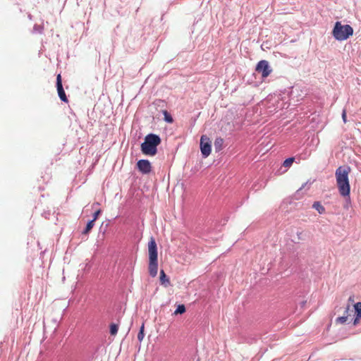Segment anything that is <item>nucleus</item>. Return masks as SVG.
Wrapping results in <instances>:
<instances>
[{"instance_id": "obj_3", "label": "nucleus", "mask_w": 361, "mask_h": 361, "mask_svg": "<svg viewBox=\"0 0 361 361\" xmlns=\"http://www.w3.org/2000/svg\"><path fill=\"white\" fill-rule=\"evenodd\" d=\"M149 253V274L152 277H155L158 272V252L155 240L151 238L148 243Z\"/></svg>"}, {"instance_id": "obj_21", "label": "nucleus", "mask_w": 361, "mask_h": 361, "mask_svg": "<svg viewBox=\"0 0 361 361\" xmlns=\"http://www.w3.org/2000/svg\"><path fill=\"white\" fill-rule=\"evenodd\" d=\"M360 319H361V317H359L358 316H355V318L353 322V324L355 326L357 325L360 323Z\"/></svg>"}, {"instance_id": "obj_18", "label": "nucleus", "mask_w": 361, "mask_h": 361, "mask_svg": "<svg viewBox=\"0 0 361 361\" xmlns=\"http://www.w3.org/2000/svg\"><path fill=\"white\" fill-rule=\"evenodd\" d=\"M293 161H294L293 157L286 159L283 162V166L285 167H290L291 166V164L293 163Z\"/></svg>"}, {"instance_id": "obj_6", "label": "nucleus", "mask_w": 361, "mask_h": 361, "mask_svg": "<svg viewBox=\"0 0 361 361\" xmlns=\"http://www.w3.org/2000/svg\"><path fill=\"white\" fill-rule=\"evenodd\" d=\"M200 149L204 157H207L211 153V144L209 138L202 135L200 139Z\"/></svg>"}, {"instance_id": "obj_14", "label": "nucleus", "mask_w": 361, "mask_h": 361, "mask_svg": "<svg viewBox=\"0 0 361 361\" xmlns=\"http://www.w3.org/2000/svg\"><path fill=\"white\" fill-rule=\"evenodd\" d=\"M356 316L361 317V302H358L354 305Z\"/></svg>"}, {"instance_id": "obj_1", "label": "nucleus", "mask_w": 361, "mask_h": 361, "mask_svg": "<svg viewBox=\"0 0 361 361\" xmlns=\"http://www.w3.org/2000/svg\"><path fill=\"white\" fill-rule=\"evenodd\" d=\"M350 172V168L347 166H339L335 173L336 183L340 194L342 196H349L350 195V183L348 175Z\"/></svg>"}, {"instance_id": "obj_5", "label": "nucleus", "mask_w": 361, "mask_h": 361, "mask_svg": "<svg viewBox=\"0 0 361 361\" xmlns=\"http://www.w3.org/2000/svg\"><path fill=\"white\" fill-rule=\"evenodd\" d=\"M255 71L260 73L264 78L268 77L272 71L269 62L266 60L259 61L256 66Z\"/></svg>"}, {"instance_id": "obj_4", "label": "nucleus", "mask_w": 361, "mask_h": 361, "mask_svg": "<svg viewBox=\"0 0 361 361\" xmlns=\"http://www.w3.org/2000/svg\"><path fill=\"white\" fill-rule=\"evenodd\" d=\"M353 35V28L350 25H342L340 21L336 22L332 30V35L336 40H346Z\"/></svg>"}, {"instance_id": "obj_13", "label": "nucleus", "mask_w": 361, "mask_h": 361, "mask_svg": "<svg viewBox=\"0 0 361 361\" xmlns=\"http://www.w3.org/2000/svg\"><path fill=\"white\" fill-rule=\"evenodd\" d=\"M163 114L164 116L165 121H166L167 123H171L173 122V119L171 115L166 110L163 111Z\"/></svg>"}, {"instance_id": "obj_23", "label": "nucleus", "mask_w": 361, "mask_h": 361, "mask_svg": "<svg viewBox=\"0 0 361 361\" xmlns=\"http://www.w3.org/2000/svg\"><path fill=\"white\" fill-rule=\"evenodd\" d=\"M349 300L353 301V297H350V298H349Z\"/></svg>"}, {"instance_id": "obj_2", "label": "nucleus", "mask_w": 361, "mask_h": 361, "mask_svg": "<svg viewBox=\"0 0 361 361\" xmlns=\"http://www.w3.org/2000/svg\"><path fill=\"white\" fill-rule=\"evenodd\" d=\"M161 143L159 135L150 133L145 136L141 145V151L145 155L154 156L157 152V146Z\"/></svg>"}, {"instance_id": "obj_12", "label": "nucleus", "mask_w": 361, "mask_h": 361, "mask_svg": "<svg viewBox=\"0 0 361 361\" xmlns=\"http://www.w3.org/2000/svg\"><path fill=\"white\" fill-rule=\"evenodd\" d=\"M94 226V219H92L87 224L85 229L82 231V234H85V235L88 234Z\"/></svg>"}, {"instance_id": "obj_19", "label": "nucleus", "mask_w": 361, "mask_h": 361, "mask_svg": "<svg viewBox=\"0 0 361 361\" xmlns=\"http://www.w3.org/2000/svg\"><path fill=\"white\" fill-rule=\"evenodd\" d=\"M347 316L339 317L336 319V322L337 323L344 324L347 321Z\"/></svg>"}, {"instance_id": "obj_20", "label": "nucleus", "mask_w": 361, "mask_h": 361, "mask_svg": "<svg viewBox=\"0 0 361 361\" xmlns=\"http://www.w3.org/2000/svg\"><path fill=\"white\" fill-rule=\"evenodd\" d=\"M100 213H101V210L100 209L96 211L94 213V214H93V219H94V221L97 220V219L98 218V216L100 214Z\"/></svg>"}, {"instance_id": "obj_10", "label": "nucleus", "mask_w": 361, "mask_h": 361, "mask_svg": "<svg viewBox=\"0 0 361 361\" xmlns=\"http://www.w3.org/2000/svg\"><path fill=\"white\" fill-rule=\"evenodd\" d=\"M224 139L221 137H216L214 141V147L216 152H219L223 149Z\"/></svg>"}, {"instance_id": "obj_7", "label": "nucleus", "mask_w": 361, "mask_h": 361, "mask_svg": "<svg viewBox=\"0 0 361 361\" xmlns=\"http://www.w3.org/2000/svg\"><path fill=\"white\" fill-rule=\"evenodd\" d=\"M56 88L59 97L61 101L67 103L68 100L63 88L61 74H59L56 77Z\"/></svg>"}, {"instance_id": "obj_8", "label": "nucleus", "mask_w": 361, "mask_h": 361, "mask_svg": "<svg viewBox=\"0 0 361 361\" xmlns=\"http://www.w3.org/2000/svg\"><path fill=\"white\" fill-rule=\"evenodd\" d=\"M137 166L140 171L145 174L150 173L152 170V166L150 162L146 159H141L138 161L137 163Z\"/></svg>"}, {"instance_id": "obj_11", "label": "nucleus", "mask_w": 361, "mask_h": 361, "mask_svg": "<svg viewBox=\"0 0 361 361\" xmlns=\"http://www.w3.org/2000/svg\"><path fill=\"white\" fill-rule=\"evenodd\" d=\"M312 207L315 209L319 214H324L325 212L324 207L319 202H314Z\"/></svg>"}, {"instance_id": "obj_22", "label": "nucleus", "mask_w": 361, "mask_h": 361, "mask_svg": "<svg viewBox=\"0 0 361 361\" xmlns=\"http://www.w3.org/2000/svg\"><path fill=\"white\" fill-rule=\"evenodd\" d=\"M342 118H343L344 123L347 122L346 111L345 109L343 111V113H342Z\"/></svg>"}, {"instance_id": "obj_15", "label": "nucleus", "mask_w": 361, "mask_h": 361, "mask_svg": "<svg viewBox=\"0 0 361 361\" xmlns=\"http://www.w3.org/2000/svg\"><path fill=\"white\" fill-rule=\"evenodd\" d=\"M118 326L116 324H111L110 325V334L115 336L118 332Z\"/></svg>"}, {"instance_id": "obj_17", "label": "nucleus", "mask_w": 361, "mask_h": 361, "mask_svg": "<svg viewBox=\"0 0 361 361\" xmlns=\"http://www.w3.org/2000/svg\"><path fill=\"white\" fill-rule=\"evenodd\" d=\"M144 329H145V326H144V324H142V325L140 327V331L137 334V339L139 340V341H142L144 338V336H145Z\"/></svg>"}, {"instance_id": "obj_24", "label": "nucleus", "mask_w": 361, "mask_h": 361, "mask_svg": "<svg viewBox=\"0 0 361 361\" xmlns=\"http://www.w3.org/2000/svg\"><path fill=\"white\" fill-rule=\"evenodd\" d=\"M349 307H350V306L348 305V306L347 307V311L349 310Z\"/></svg>"}, {"instance_id": "obj_9", "label": "nucleus", "mask_w": 361, "mask_h": 361, "mask_svg": "<svg viewBox=\"0 0 361 361\" xmlns=\"http://www.w3.org/2000/svg\"><path fill=\"white\" fill-rule=\"evenodd\" d=\"M160 282L161 285L165 287H167L171 284L169 279L167 277L163 269L160 271Z\"/></svg>"}, {"instance_id": "obj_16", "label": "nucleus", "mask_w": 361, "mask_h": 361, "mask_svg": "<svg viewBox=\"0 0 361 361\" xmlns=\"http://www.w3.org/2000/svg\"><path fill=\"white\" fill-rule=\"evenodd\" d=\"M185 312V307L183 305H179L174 312V314H183Z\"/></svg>"}]
</instances>
